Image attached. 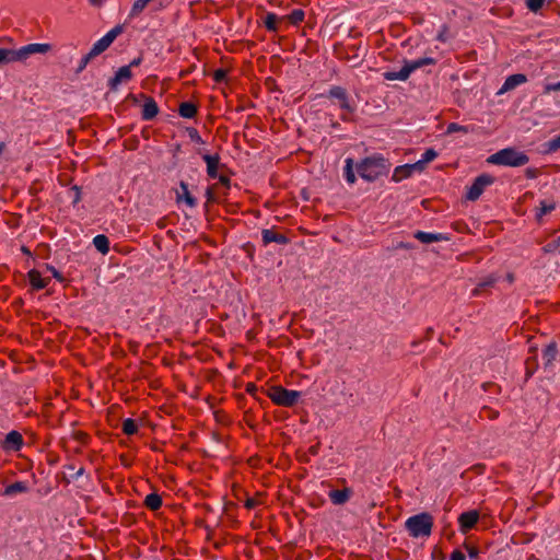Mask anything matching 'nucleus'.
Masks as SVG:
<instances>
[{
    "instance_id": "f257e3e1",
    "label": "nucleus",
    "mask_w": 560,
    "mask_h": 560,
    "mask_svg": "<svg viewBox=\"0 0 560 560\" xmlns=\"http://www.w3.org/2000/svg\"><path fill=\"white\" fill-rule=\"evenodd\" d=\"M51 49L47 43H33L22 46L18 49L0 48V66L13 62H24L32 55H44Z\"/></svg>"
},
{
    "instance_id": "f03ea898",
    "label": "nucleus",
    "mask_w": 560,
    "mask_h": 560,
    "mask_svg": "<svg viewBox=\"0 0 560 560\" xmlns=\"http://www.w3.org/2000/svg\"><path fill=\"white\" fill-rule=\"evenodd\" d=\"M357 172L361 178L373 182L387 173L386 161L380 156H370L357 165Z\"/></svg>"
},
{
    "instance_id": "7ed1b4c3",
    "label": "nucleus",
    "mask_w": 560,
    "mask_h": 560,
    "mask_svg": "<svg viewBox=\"0 0 560 560\" xmlns=\"http://www.w3.org/2000/svg\"><path fill=\"white\" fill-rule=\"evenodd\" d=\"M433 517L429 513H419L407 518L405 526L413 538L429 537L433 528Z\"/></svg>"
},
{
    "instance_id": "20e7f679",
    "label": "nucleus",
    "mask_w": 560,
    "mask_h": 560,
    "mask_svg": "<svg viewBox=\"0 0 560 560\" xmlns=\"http://www.w3.org/2000/svg\"><path fill=\"white\" fill-rule=\"evenodd\" d=\"M529 161L528 156L512 148L502 149L488 158V162L494 165L523 166Z\"/></svg>"
},
{
    "instance_id": "39448f33",
    "label": "nucleus",
    "mask_w": 560,
    "mask_h": 560,
    "mask_svg": "<svg viewBox=\"0 0 560 560\" xmlns=\"http://www.w3.org/2000/svg\"><path fill=\"white\" fill-rule=\"evenodd\" d=\"M299 390L287 389L282 386H273L269 389L268 397L271 401L282 407H293L301 398Z\"/></svg>"
},
{
    "instance_id": "423d86ee",
    "label": "nucleus",
    "mask_w": 560,
    "mask_h": 560,
    "mask_svg": "<svg viewBox=\"0 0 560 560\" xmlns=\"http://www.w3.org/2000/svg\"><path fill=\"white\" fill-rule=\"evenodd\" d=\"M121 27L116 26L108 31L103 37H101L96 43H94L93 47L90 50V56H98L103 51H105L112 43L116 39V37L121 33Z\"/></svg>"
},
{
    "instance_id": "0eeeda50",
    "label": "nucleus",
    "mask_w": 560,
    "mask_h": 560,
    "mask_svg": "<svg viewBox=\"0 0 560 560\" xmlns=\"http://www.w3.org/2000/svg\"><path fill=\"white\" fill-rule=\"evenodd\" d=\"M492 183L493 177L490 175L482 174L478 176L472 185L468 188L466 198L470 201L477 200L482 195L486 187L490 186Z\"/></svg>"
},
{
    "instance_id": "6e6552de",
    "label": "nucleus",
    "mask_w": 560,
    "mask_h": 560,
    "mask_svg": "<svg viewBox=\"0 0 560 560\" xmlns=\"http://www.w3.org/2000/svg\"><path fill=\"white\" fill-rule=\"evenodd\" d=\"M328 97L336 100L339 107L347 113H352L354 107L352 106L347 91L341 86H332L328 92Z\"/></svg>"
},
{
    "instance_id": "1a4fd4ad",
    "label": "nucleus",
    "mask_w": 560,
    "mask_h": 560,
    "mask_svg": "<svg viewBox=\"0 0 560 560\" xmlns=\"http://www.w3.org/2000/svg\"><path fill=\"white\" fill-rule=\"evenodd\" d=\"M479 521V512L470 510L458 516L459 532L467 534Z\"/></svg>"
},
{
    "instance_id": "9d476101",
    "label": "nucleus",
    "mask_w": 560,
    "mask_h": 560,
    "mask_svg": "<svg viewBox=\"0 0 560 560\" xmlns=\"http://www.w3.org/2000/svg\"><path fill=\"white\" fill-rule=\"evenodd\" d=\"M526 82H527V77L523 73H516V74L509 75L505 79L503 85L498 91V94L499 95L504 94L509 91L516 89L517 86H520Z\"/></svg>"
},
{
    "instance_id": "9b49d317",
    "label": "nucleus",
    "mask_w": 560,
    "mask_h": 560,
    "mask_svg": "<svg viewBox=\"0 0 560 560\" xmlns=\"http://www.w3.org/2000/svg\"><path fill=\"white\" fill-rule=\"evenodd\" d=\"M27 279L34 290L45 289L50 283V278L44 277L37 269H31L27 272Z\"/></svg>"
},
{
    "instance_id": "f8f14e48",
    "label": "nucleus",
    "mask_w": 560,
    "mask_h": 560,
    "mask_svg": "<svg viewBox=\"0 0 560 560\" xmlns=\"http://www.w3.org/2000/svg\"><path fill=\"white\" fill-rule=\"evenodd\" d=\"M132 78L130 66L120 67L114 78L109 80V88L116 90L121 83L128 82Z\"/></svg>"
},
{
    "instance_id": "ddd939ff",
    "label": "nucleus",
    "mask_w": 560,
    "mask_h": 560,
    "mask_svg": "<svg viewBox=\"0 0 560 560\" xmlns=\"http://www.w3.org/2000/svg\"><path fill=\"white\" fill-rule=\"evenodd\" d=\"M23 446V438L18 431H11L5 435L2 447L5 451H20Z\"/></svg>"
},
{
    "instance_id": "4468645a",
    "label": "nucleus",
    "mask_w": 560,
    "mask_h": 560,
    "mask_svg": "<svg viewBox=\"0 0 560 560\" xmlns=\"http://www.w3.org/2000/svg\"><path fill=\"white\" fill-rule=\"evenodd\" d=\"M177 203L185 202L189 208H194L197 205L196 199L190 195L188 185L185 182H180L179 188L176 191Z\"/></svg>"
},
{
    "instance_id": "2eb2a0df",
    "label": "nucleus",
    "mask_w": 560,
    "mask_h": 560,
    "mask_svg": "<svg viewBox=\"0 0 560 560\" xmlns=\"http://www.w3.org/2000/svg\"><path fill=\"white\" fill-rule=\"evenodd\" d=\"M413 172H418V166H416V163L397 166L394 170L392 179L394 182H400L405 178L410 177L413 174Z\"/></svg>"
},
{
    "instance_id": "dca6fc26",
    "label": "nucleus",
    "mask_w": 560,
    "mask_h": 560,
    "mask_svg": "<svg viewBox=\"0 0 560 560\" xmlns=\"http://www.w3.org/2000/svg\"><path fill=\"white\" fill-rule=\"evenodd\" d=\"M203 161L207 164V173L211 178H218V167L220 163V156L218 154H205L202 156Z\"/></svg>"
},
{
    "instance_id": "f3484780",
    "label": "nucleus",
    "mask_w": 560,
    "mask_h": 560,
    "mask_svg": "<svg viewBox=\"0 0 560 560\" xmlns=\"http://www.w3.org/2000/svg\"><path fill=\"white\" fill-rule=\"evenodd\" d=\"M413 236L416 240L420 241L423 244H431L434 242H441V241L447 240V237H445L441 233H430V232H422V231H417Z\"/></svg>"
},
{
    "instance_id": "a211bd4d",
    "label": "nucleus",
    "mask_w": 560,
    "mask_h": 560,
    "mask_svg": "<svg viewBox=\"0 0 560 560\" xmlns=\"http://www.w3.org/2000/svg\"><path fill=\"white\" fill-rule=\"evenodd\" d=\"M352 495V491L348 488L342 490H331L328 493L330 501L336 505L346 503Z\"/></svg>"
},
{
    "instance_id": "6ab92c4d",
    "label": "nucleus",
    "mask_w": 560,
    "mask_h": 560,
    "mask_svg": "<svg viewBox=\"0 0 560 560\" xmlns=\"http://www.w3.org/2000/svg\"><path fill=\"white\" fill-rule=\"evenodd\" d=\"M435 63L436 60L432 57H423L415 60L405 61V65L407 66L408 70H410V74L422 67Z\"/></svg>"
},
{
    "instance_id": "aec40b11",
    "label": "nucleus",
    "mask_w": 560,
    "mask_h": 560,
    "mask_svg": "<svg viewBox=\"0 0 560 560\" xmlns=\"http://www.w3.org/2000/svg\"><path fill=\"white\" fill-rule=\"evenodd\" d=\"M159 113V107L153 98H148L142 107V118L144 120L153 119Z\"/></svg>"
},
{
    "instance_id": "412c9836",
    "label": "nucleus",
    "mask_w": 560,
    "mask_h": 560,
    "mask_svg": "<svg viewBox=\"0 0 560 560\" xmlns=\"http://www.w3.org/2000/svg\"><path fill=\"white\" fill-rule=\"evenodd\" d=\"M261 235H262V241L265 244H269V243L287 244L288 243V238L283 234H279L272 230H262Z\"/></svg>"
},
{
    "instance_id": "4be33fe9",
    "label": "nucleus",
    "mask_w": 560,
    "mask_h": 560,
    "mask_svg": "<svg viewBox=\"0 0 560 560\" xmlns=\"http://www.w3.org/2000/svg\"><path fill=\"white\" fill-rule=\"evenodd\" d=\"M383 77L388 81H406L410 77V70H408L407 66L404 65L399 71H386L384 72Z\"/></svg>"
},
{
    "instance_id": "5701e85b",
    "label": "nucleus",
    "mask_w": 560,
    "mask_h": 560,
    "mask_svg": "<svg viewBox=\"0 0 560 560\" xmlns=\"http://www.w3.org/2000/svg\"><path fill=\"white\" fill-rule=\"evenodd\" d=\"M28 491L27 483L24 481H16L14 483L9 485L4 489V495L14 497L19 493H25Z\"/></svg>"
},
{
    "instance_id": "b1692460",
    "label": "nucleus",
    "mask_w": 560,
    "mask_h": 560,
    "mask_svg": "<svg viewBox=\"0 0 560 560\" xmlns=\"http://www.w3.org/2000/svg\"><path fill=\"white\" fill-rule=\"evenodd\" d=\"M556 209V203L552 200H542L539 203V208L536 212V218L538 221L541 220V218L550 212H552Z\"/></svg>"
},
{
    "instance_id": "393cba45",
    "label": "nucleus",
    "mask_w": 560,
    "mask_h": 560,
    "mask_svg": "<svg viewBox=\"0 0 560 560\" xmlns=\"http://www.w3.org/2000/svg\"><path fill=\"white\" fill-rule=\"evenodd\" d=\"M93 245L100 253H102L104 255L109 252L108 237L103 234H98L93 238Z\"/></svg>"
},
{
    "instance_id": "a878e982",
    "label": "nucleus",
    "mask_w": 560,
    "mask_h": 560,
    "mask_svg": "<svg viewBox=\"0 0 560 560\" xmlns=\"http://www.w3.org/2000/svg\"><path fill=\"white\" fill-rule=\"evenodd\" d=\"M343 176H345L347 183L350 185H353L357 180L354 170H353V160L351 158H348L345 161Z\"/></svg>"
},
{
    "instance_id": "bb28decb",
    "label": "nucleus",
    "mask_w": 560,
    "mask_h": 560,
    "mask_svg": "<svg viewBox=\"0 0 560 560\" xmlns=\"http://www.w3.org/2000/svg\"><path fill=\"white\" fill-rule=\"evenodd\" d=\"M438 156V153L433 149H428L422 154L421 159L416 162V166H418V172H422L424 170L425 164L433 161Z\"/></svg>"
},
{
    "instance_id": "cd10ccee",
    "label": "nucleus",
    "mask_w": 560,
    "mask_h": 560,
    "mask_svg": "<svg viewBox=\"0 0 560 560\" xmlns=\"http://www.w3.org/2000/svg\"><path fill=\"white\" fill-rule=\"evenodd\" d=\"M178 113L184 118H192L197 114V107L190 102H184L179 105Z\"/></svg>"
},
{
    "instance_id": "c85d7f7f",
    "label": "nucleus",
    "mask_w": 560,
    "mask_h": 560,
    "mask_svg": "<svg viewBox=\"0 0 560 560\" xmlns=\"http://www.w3.org/2000/svg\"><path fill=\"white\" fill-rule=\"evenodd\" d=\"M144 503L148 509L156 511L162 505V499L156 493H150L145 497Z\"/></svg>"
},
{
    "instance_id": "c756f323",
    "label": "nucleus",
    "mask_w": 560,
    "mask_h": 560,
    "mask_svg": "<svg viewBox=\"0 0 560 560\" xmlns=\"http://www.w3.org/2000/svg\"><path fill=\"white\" fill-rule=\"evenodd\" d=\"M557 355V346L556 343L548 345L542 353V359L546 361V364L552 363Z\"/></svg>"
},
{
    "instance_id": "7c9ffc66",
    "label": "nucleus",
    "mask_w": 560,
    "mask_h": 560,
    "mask_svg": "<svg viewBox=\"0 0 560 560\" xmlns=\"http://www.w3.org/2000/svg\"><path fill=\"white\" fill-rule=\"evenodd\" d=\"M285 18L290 21L291 24L299 25L304 21L305 13L301 9H295Z\"/></svg>"
},
{
    "instance_id": "2f4dec72",
    "label": "nucleus",
    "mask_w": 560,
    "mask_h": 560,
    "mask_svg": "<svg viewBox=\"0 0 560 560\" xmlns=\"http://www.w3.org/2000/svg\"><path fill=\"white\" fill-rule=\"evenodd\" d=\"M279 18L275 13H268L265 18V26L269 32L278 31V22Z\"/></svg>"
},
{
    "instance_id": "473e14b6",
    "label": "nucleus",
    "mask_w": 560,
    "mask_h": 560,
    "mask_svg": "<svg viewBox=\"0 0 560 560\" xmlns=\"http://www.w3.org/2000/svg\"><path fill=\"white\" fill-rule=\"evenodd\" d=\"M138 431V424L135 422V420L128 418L124 420L122 422V432L127 435H132L137 433Z\"/></svg>"
},
{
    "instance_id": "72a5a7b5",
    "label": "nucleus",
    "mask_w": 560,
    "mask_h": 560,
    "mask_svg": "<svg viewBox=\"0 0 560 560\" xmlns=\"http://www.w3.org/2000/svg\"><path fill=\"white\" fill-rule=\"evenodd\" d=\"M546 152L552 153L560 149V135L545 143Z\"/></svg>"
},
{
    "instance_id": "f704fd0d",
    "label": "nucleus",
    "mask_w": 560,
    "mask_h": 560,
    "mask_svg": "<svg viewBox=\"0 0 560 560\" xmlns=\"http://www.w3.org/2000/svg\"><path fill=\"white\" fill-rule=\"evenodd\" d=\"M544 250L546 253H553V252L560 253V235L557 236L553 241L547 243L544 247Z\"/></svg>"
},
{
    "instance_id": "c9c22d12",
    "label": "nucleus",
    "mask_w": 560,
    "mask_h": 560,
    "mask_svg": "<svg viewBox=\"0 0 560 560\" xmlns=\"http://www.w3.org/2000/svg\"><path fill=\"white\" fill-rule=\"evenodd\" d=\"M546 0H526V5L532 12H537Z\"/></svg>"
},
{
    "instance_id": "e433bc0d",
    "label": "nucleus",
    "mask_w": 560,
    "mask_h": 560,
    "mask_svg": "<svg viewBox=\"0 0 560 560\" xmlns=\"http://www.w3.org/2000/svg\"><path fill=\"white\" fill-rule=\"evenodd\" d=\"M454 132H467V128L465 126L458 125L456 122H452L447 126L446 133Z\"/></svg>"
},
{
    "instance_id": "4c0bfd02",
    "label": "nucleus",
    "mask_w": 560,
    "mask_h": 560,
    "mask_svg": "<svg viewBox=\"0 0 560 560\" xmlns=\"http://www.w3.org/2000/svg\"><path fill=\"white\" fill-rule=\"evenodd\" d=\"M466 551H467V555L470 559H478L479 557V550L477 547L475 546H471V545H468V544H465L464 545Z\"/></svg>"
},
{
    "instance_id": "58836bf2",
    "label": "nucleus",
    "mask_w": 560,
    "mask_h": 560,
    "mask_svg": "<svg viewBox=\"0 0 560 560\" xmlns=\"http://www.w3.org/2000/svg\"><path fill=\"white\" fill-rule=\"evenodd\" d=\"M493 282H494V280L490 279V280H488V281H485V282L480 283L478 287H476V288L472 290L471 294H472L474 296L479 295V294L481 293V290H482L483 288L491 285Z\"/></svg>"
},
{
    "instance_id": "ea45409f",
    "label": "nucleus",
    "mask_w": 560,
    "mask_h": 560,
    "mask_svg": "<svg viewBox=\"0 0 560 560\" xmlns=\"http://www.w3.org/2000/svg\"><path fill=\"white\" fill-rule=\"evenodd\" d=\"M560 91V82L548 83L544 86V93L549 94L551 92Z\"/></svg>"
},
{
    "instance_id": "a19ab883",
    "label": "nucleus",
    "mask_w": 560,
    "mask_h": 560,
    "mask_svg": "<svg viewBox=\"0 0 560 560\" xmlns=\"http://www.w3.org/2000/svg\"><path fill=\"white\" fill-rule=\"evenodd\" d=\"M46 269L51 272L52 277L59 281V282H62L63 281V277L62 275L54 267V266H50V265H46Z\"/></svg>"
},
{
    "instance_id": "79ce46f5",
    "label": "nucleus",
    "mask_w": 560,
    "mask_h": 560,
    "mask_svg": "<svg viewBox=\"0 0 560 560\" xmlns=\"http://www.w3.org/2000/svg\"><path fill=\"white\" fill-rule=\"evenodd\" d=\"M226 77V71L224 69H218L214 71L213 78L215 82H222Z\"/></svg>"
},
{
    "instance_id": "37998d69",
    "label": "nucleus",
    "mask_w": 560,
    "mask_h": 560,
    "mask_svg": "<svg viewBox=\"0 0 560 560\" xmlns=\"http://www.w3.org/2000/svg\"><path fill=\"white\" fill-rule=\"evenodd\" d=\"M450 560H466L465 555L456 549L451 553Z\"/></svg>"
},
{
    "instance_id": "c03bdc74",
    "label": "nucleus",
    "mask_w": 560,
    "mask_h": 560,
    "mask_svg": "<svg viewBox=\"0 0 560 560\" xmlns=\"http://www.w3.org/2000/svg\"><path fill=\"white\" fill-rule=\"evenodd\" d=\"M94 56H90V52L86 54L82 59H81V63H80V69H84L86 67V65L90 62L91 59H93Z\"/></svg>"
},
{
    "instance_id": "a18cd8bd",
    "label": "nucleus",
    "mask_w": 560,
    "mask_h": 560,
    "mask_svg": "<svg viewBox=\"0 0 560 560\" xmlns=\"http://www.w3.org/2000/svg\"><path fill=\"white\" fill-rule=\"evenodd\" d=\"M142 59L139 57V58H135L128 66H130V69L132 67H138L140 63H141Z\"/></svg>"
},
{
    "instance_id": "49530a36",
    "label": "nucleus",
    "mask_w": 560,
    "mask_h": 560,
    "mask_svg": "<svg viewBox=\"0 0 560 560\" xmlns=\"http://www.w3.org/2000/svg\"><path fill=\"white\" fill-rule=\"evenodd\" d=\"M84 474V468L80 467L77 472L73 475L74 479H79Z\"/></svg>"
},
{
    "instance_id": "de8ad7c7",
    "label": "nucleus",
    "mask_w": 560,
    "mask_h": 560,
    "mask_svg": "<svg viewBox=\"0 0 560 560\" xmlns=\"http://www.w3.org/2000/svg\"><path fill=\"white\" fill-rule=\"evenodd\" d=\"M219 180L223 184V185H228L229 184V178L225 177V176H219Z\"/></svg>"
},
{
    "instance_id": "09e8293b",
    "label": "nucleus",
    "mask_w": 560,
    "mask_h": 560,
    "mask_svg": "<svg viewBox=\"0 0 560 560\" xmlns=\"http://www.w3.org/2000/svg\"><path fill=\"white\" fill-rule=\"evenodd\" d=\"M90 2H91V4L96 5V7L102 4V0H90Z\"/></svg>"
},
{
    "instance_id": "8fccbe9b",
    "label": "nucleus",
    "mask_w": 560,
    "mask_h": 560,
    "mask_svg": "<svg viewBox=\"0 0 560 560\" xmlns=\"http://www.w3.org/2000/svg\"><path fill=\"white\" fill-rule=\"evenodd\" d=\"M436 38H438V40H441V42L445 40L444 35L442 33L439 34Z\"/></svg>"
},
{
    "instance_id": "3c124183",
    "label": "nucleus",
    "mask_w": 560,
    "mask_h": 560,
    "mask_svg": "<svg viewBox=\"0 0 560 560\" xmlns=\"http://www.w3.org/2000/svg\"><path fill=\"white\" fill-rule=\"evenodd\" d=\"M3 147H4V144H3V143H0V153H1V152H2V150H3Z\"/></svg>"
},
{
    "instance_id": "603ef678",
    "label": "nucleus",
    "mask_w": 560,
    "mask_h": 560,
    "mask_svg": "<svg viewBox=\"0 0 560 560\" xmlns=\"http://www.w3.org/2000/svg\"><path fill=\"white\" fill-rule=\"evenodd\" d=\"M252 505H253V503H252L250 501H248V502H247V506H249V508H250Z\"/></svg>"
}]
</instances>
